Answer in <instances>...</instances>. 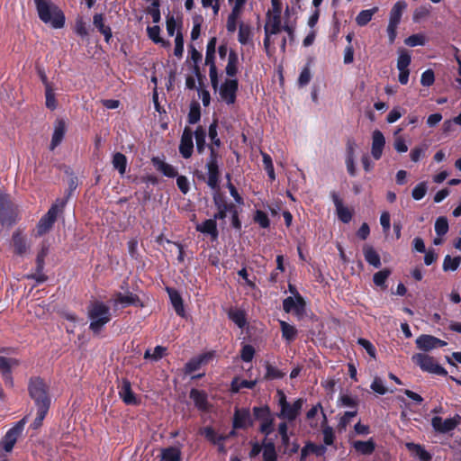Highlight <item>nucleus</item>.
Wrapping results in <instances>:
<instances>
[{"instance_id": "1", "label": "nucleus", "mask_w": 461, "mask_h": 461, "mask_svg": "<svg viewBox=\"0 0 461 461\" xmlns=\"http://www.w3.org/2000/svg\"><path fill=\"white\" fill-rule=\"evenodd\" d=\"M29 393L34 401L37 415L32 423L33 429L41 426L50 406V398L47 392L46 384L40 378H32L29 384Z\"/></svg>"}, {"instance_id": "2", "label": "nucleus", "mask_w": 461, "mask_h": 461, "mask_svg": "<svg viewBox=\"0 0 461 461\" xmlns=\"http://www.w3.org/2000/svg\"><path fill=\"white\" fill-rule=\"evenodd\" d=\"M89 329L94 334H99L112 320L110 307L102 301L92 302L87 308Z\"/></svg>"}, {"instance_id": "3", "label": "nucleus", "mask_w": 461, "mask_h": 461, "mask_svg": "<svg viewBox=\"0 0 461 461\" xmlns=\"http://www.w3.org/2000/svg\"><path fill=\"white\" fill-rule=\"evenodd\" d=\"M40 19L55 29L62 28L65 16L62 11L49 0H34Z\"/></svg>"}, {"instance_id": "4", "label": "nucleus", "mask_w": 461, "mask_h": 461, "mask_svg": "<svg viewBox=\"0 0 461 461\" xmlns=\"http://www.w3.org/2000/svg\"><path fill=\"white\" fill-rule=\"evenodd\" d=\"M284 24H282L281 16L267 15L264 25V49L268 57L274 55L276 51L274 36L281 32Z\"/></svg>"}, {"instance_id": "5", "label": "nucleus", "mask_w": 461, "mask_h": 461, "mask_svg": "<svg viewBox=\"0 0 461 461\" xmlns=\"http://www.w3.org/2000/svg\"><path fill=\"white\" fill-rule=\"evenodd\" d=\"M277 396L280 411L276 414V416L279 419L285 420L289 422L295 420L301 413L304 400L303 398H298L293 403H290L287 402L284 392L280 390L277 391Z\"/></svg>"}, {"instance_id": "6", "label": "nucleus", "mask_w": 461, "mask_h": 461, "mask_svg": "<svg viewBox=\"0 0 461 461\" xmlns=\"http://www.w3.org/2000/svg\"><path fill=\"white\" fill-rule=\"evenodd\" d=\"M64 206L65 201L63 200H57V202L50 206L47 213L44 214L38 222L37 234L39 236L45 234L51 229L58 214L62 211Z\"/></svg>"}, {"instance_id": "7", "label": "nucleus", "mask_w": 461, "mask_h": 461, "mask_svg": "<svg viewBox=\"0 0 461 461\" xmlns=\"http://www.w3.org/2000/svg\"><path fill=\"white\" fill-rule=\"evenodd\" d=\"M25 419H23L16 422L14 427L8 429L2 441L0 442V458L13 450L18 438L23 431Z\"/></svg>"}, {"instance_id": "8", "label": "nucleus", "mask_w": 461, "mask_h": 461, "mask_svg": "<svg viewBox=\"0 0 461 461\" xmlns=\"http://www.w3.org/2000/svg\"><path fill=\"white\" fill-rule=\"evenodd\" d=\"M253 414L259 421V431L268 437L274 431L275 417L268 406H256L253 408Z\"/></svg>"}, {"instance_id": "9", "label": "nucleus", "mask_w": 461, "mask_h": 461, "mask_svg": "<svg viewBox=\"0 0 461 461\" xmlns=\"http://www.w3.org/2000/svg\"><path fill=\"white\" fill-rule=\"evenodd\" d=\"M411 360L420 368L429 374L438 375H447V370L437 363V361L430 356L423 353H416L412 356Z\"/></svg>"}, {"instance_id": "10", "label": "nucleus", "mask_w": 461, "mask_h": 461, "mask_svg": "<svg viewBox=\"0 0 461 461\" xmlns=\"http://www.w3.org/2000/svg\"><path fill=\"white\" fill-rule=\"evenodd\" d=\"M17 212L13 207L8 195L0 193V222L3 225L11 226L16 221Z\"/></svg>"}, {"instance_id": "11", "label": "nucleus", "mask_w": 461, "mask_h": 461, "mask_svg": "<svg viewBox=\"0 0 461 461\" xmlns=\"http://www.w3.org/2000/svg\"><path fill=\"white\" fill-rule=\"evenodd\" d=\"M461 422V416L456 414L451 418L443 420L439 416H435L431 419V426L436 432L438 433H448L454 430Z\"/></svg>"}, {"instance_id": "12", "label": "nucleus", "mask_w": 461, "mask_h": 461, "mask_svg": "<svg viewBox=\"0 0 461 461\" xmlns=\"http://www.w3.org/2000/svg\"><path fill=\"white\" fill-rule=\"evenodd\" d=\"M110 303L114 310L126 308L130 305H141L139 296L129 291L126 293H115L111 298Z\"/></svg>"}, {"instance_id": "13", "label": "nucleus", "mask_w": 461, "mask_h": 461, "mask_svg": "<svg viewBox=\"0 0 461 461\" xmlns=\"http://www.w3.org/2000/svg\"><path fill=\"white\" fill-rule=\"evenodd\" d=\"M211 149V156L206 164L207 167V185L212 189H216L219 185V169L216 160V152L212 147Z\"/></svg>"}, {"instance_id": "14", "label": "nucleus", "mask_w": 461, "mask_h": 461, "mask_svg": "<svg viewBox=\"0 0 461 461\" xmlns=\"http://www.w3.org/2000/svg\"><path fill=\"white\" fill-rule=\"evenodd\" d=\"M238 91V81L236 79H226L221 86L219 94L221 99L227 104H234Z\"/></svg>"}, {"instance_id": "15", "label": "nucleus", "mask_w": 461, "mask_h": 461, "mask_svg": "<svg viewBox=\"0 0 461 461\" xmlns=\"http://www.w3.org/2000/svg\"><path fill=\"white\" fill-rule=\"evenodd\" d=\"M416 346L423 351H430L437 348H442L447 345V342L441 340L432 335L422 334L416 339Z\"/></svg>"}, {"instance_id": "16", "label": "nucleus", "mask_w": 461, "mask_h": 461, "mask_svg": "<svg viewBox=\"0 0 461 461\" xmlns=\"http://www.w3.org/2000/svg\"><path fill=\"white\" fill-rule=\"evenodd\" d=\"M19 365L16 358H7L0 357V372L2 373L6 386L13 387L14 380L12 376V369Z\"/></svg>"}, {"instance_id": "17", "label": "nucleus", "mask_w": 461, "mask_h": 461, "mask_svg": "<svg viewBox=\"0 0 461 461\" xmlns=\"http://www.w3.org/2000/svg\"><path fill=\"white\" fill-rule=\"evenodd\" d=\"M283 307L285 312H294L295 315L301 316L305 310V302L300 294L294 297L289 296L284 300Z\"/></svg>"}, {"instance_id": "18", "label": "nucleus", "mask_w": 461, "mask_h": 461, "mask_svg": "<svg viewBox=\"0 0 461 461\" xmlns=\"http://www.w3.org/2000/svg\"><path fill=\"white\" fill-rule=\"evenodd\" d=\"M253 420L249 409H236L233 416V429H247L252 426Z\"/></svg>"}, {"instance_id": "19", "label": "nucleus", "mask_w": 461, "mask_h": 461, "mask_svg": "<svg viewBox=\"0 0 461 461\" xmlns=\"http://www.w3.org/2000/svg\"><path fill=\"white\" fill-rule=\"evenodd\" d=\"M193 135L194 134L189 128H185L183 131L179 145V152L185 158H189L192 156L194 149Z\"/></svg>"}, {"instance_id": "20", "label": "nucleus", "mask_w": 461, "mask_h": 461, "mask_svg": "<svg viewBox=\"0 0 461 461\" xmlns=\"http://www.w3.org/2000/svg\"><path fill=\"white\" fill-rule=\"evenodd\" d=\"M330 197L336 207L338 218L344 223H348L352 219V213L350 210L344 206L342 200L336 192L330 193Z\"/></svg>"}, {"instance_id": "21", "label": "nucleus", "mask_w": 461, "mask_h": 461, "mask_svg": "<svg viewBox=\"0 0 461 461\" xmlns=\"http://www.w3.org/2000/svg\"><path fill=\"white\" fill-rule=\"evenodd\" d=\"M384 146L385 138L382 131L379 130L374 131L372 133L371 155L375 159L381 158Z\"/></svg>"}, {"instance_id": "22", "label": "nucleus", "mask_w": 461, "mask_h": 461, "mask_svg": "<svg viewBox=\"0 0 461 461\" xmlns=\"http://www.w3.org/2000/svg\"><path fill=\"white\" fill-rule=\"evenodd\" d=\"M119 395L124 403L130 405H136L138 399L131 390V382L128 379H122L118 386Z\"/></svg>"}, {"instance_id": "23", "label": "nucleus", "mask_w": 461, "mask_h": 461, "mask_svg": "<svg viewBox=\"0 0 461 461\" xmlns=\"http://www.w3.org/2000/svg\"><path fill=\"white\" fill-rule=\"evenodd\" d=\"M66 133V123L63 120H59L55 122L54 131L52 134L50 149H55L63 140Z\"/></svg>"}, {"instance_id": "24", "label": "nucleus", "mask_w": 461, "mask_h": 461, "mask_svg": "<svg viewBox=\"0 0 461 461\" xmlns=\"http://www.w3.org/2000/svg\"><path fill=\"white\" fill-rule=\"evenodd\" d=\"M190 398L194 402L195 407L200 411H206L209 408L207 393L204 391L192 389L190 391Z\"/></svg>"}, {"instance_id": "25", "label": "nucleus", "mask_w": 461, "mask_h": 461, "mask_svg": "<svg viewBox=\"0 0 461 461\" xmlns=\"http://www.w3.org/2000/svg\"><path fill=\"white\" fill-rule=\"evenodd\" d=\"M196 230L201 233L210 235L212 240H215L219 235L215 219H209L200 224H197Z\"/></svg>"}, {"instance_id": "26", "label": "nucleus", "mask_w": 461, "mask_h": 461, "mask_svg": "<svg viewBox=\"0 0 461 461\" xmlns=\"http://www.w3.org/2000/svg\"><path fill=\"white\" fill-rule=\"evenodd\" d=\"M405 447L412 456H416L420 461H431V455L423 446L413 442H407L405 443Z\"/></svg>"}, {"instance_id": "27", "label": "nucleus", "mask_w": 461, "mask_h": 461, "mask_svg": "<svg viewBox=\"0 0 461 461\" xmlns=\"http://www.w3.org/2000/svg\"><path fill=\"white\" fill-rule=\"evenodd\" d=\"M12 240L14 252L18 256L25 255L30 249V245L27 244L25 238L19 231L14 232Z\"/></svg>"}, {"instance_id": "28", "label": "nucleus", "mask_w": 461, "mask_h": 461, "mask_svg": "<svg viewBox=\"0 0 461 461\" xmlns=\"http://www.w3.org/2000/svg\"><path fill=\"white\" fill-rule=\"evenodd\" d=\"M167 291L176 314L180 317H185V312L180 294L176 290L171 288H167Z\"/></svg>"}, {"instance_id": "29", "label": "nucleus", "mask_w": 461, "mask_h": 461, "mask_svg": "<svg viewBox=\"0 0 461 461\" xmlns=\"http://www.w3.org/2000/svg\"><path fill=\"white\" fill-rule=\"evenodd\" d=\"M214 203L218 210L213 217L215 220H223L226 218L228 212H232L235 210V206L233 204L226 203L219 197H214Z\"/></svg>"}, {"instance_id": "30", "label": "nucleus", "mask_w": 461, "mask_h": 461, "mask_svg": "<svg viewBox=\"0 0 461 461\" xmlns=\"http://www.w3.org/2000/svg\"><path fill=\"white\" fill-rule=\"evenodd\" d=\"M253 29L249 23H241L239 26L238 41L241 45H248L252 42Z\"/></svg>"}, {"instance_id": "31", "label": "nucleus", "mask_w": 461, "mask_h": 461, "mask_svg": "<svg viewBox=\"0 0 461 461\" xmlns=\"http://www.w3.org/2000/svg\"><path fill=\"white\" fill-rule=\"evenodd\" d=\"M93 23L95 27L104 36L106 42H109L112 38V30L109 26L104 24V18L102 14H95L93 17Z\"/></svg>"}, {"instance_id": "32", "label": "nucleus", "mask_w": 461, "mask_h": 461, "mask_svg": "<svg viewBox=\"0 0 461 461\" xmlns=\"http://www.w3.org/2000/svg\"><path fill=\"white\" fill-rule=\"evenodd\" d=\"M152 163H153L154 167L159 172H161L164 176H166L167 177L176 176L177 171L176 170V168L172 165L166 163L159 158H153Z\"/></svg>"}, {"instance_id": "33", "label": "nucleus", "mask_w": 461, "mask_h": 461, "mask_svg": "<svg viewBox=\"0 0 461 461\" xmlns=\"http://www.w3.org/2000/svg\"><path fill=\"white\" fill-rule=\"evenodd\" d=\"M363 253L366 261L369 265L376 268L381 267L380 256L372 246L366 244L363 248Z\"/></svg>"}, {"instance_id": "34", "label": "nucleus", "mask_w": 461, "mask_h": 461, "mask_svg": "<svg viewBox=\"0 0 461 461\" xmlns=\"http://www.w3.org/2000/svg\"><path fill=\"white\" fill-rule=\"evenodd\" d=\"M407 4L404 1L396 2L390 12L389 23L399 25L401 23L403 11L406 9Z\"/></svg>"}, {"instance_id": "35", "label": "nucleus", "mask_w": 461, "mask_h": 461, "mask_svg": "<svg viewBox=\"0 0 461 461\" xmlns=\"http://www.w3.org/2000/svg\"><path fill=\"white\" fill-rule=\"evenodd\" d=\"M211 357V353H205L197 357L192 358L185 364V372L188 374L194 373L198 370L203 364L208 362Z\"/></svg>"}, {"instance_id": "36", "label": "nucleus", "mask_w": 461, "mask_h": 461, "mask_svg": "<svg viewBox=\"0 0 461 461\" xmlns=\"http://www.w3.org/2000/svg\"><path fill=\"white\" fill-rule=\"evenodd\" d=\"M354 449L362 454V455H371L375 448V444L372 438L362 441V440H357L354 441L352 444Z\"/></svg>"}, {"instance_id": "37", "label": "nucleus", "mask_w": 461, "mask_h": 461, "mask_svg": "<svg viewBox=\"0 0 461 461\" xmlns=\"http://www.w3.org/2000/svg\"><path fill=\"white\" fill-rule=\"evenodd\" d=\"M263 461H277L275 444L271 440H263Z\"/></svg>"}, {"instance_id": "38", "label": "nucleus", "mask_w": 461, "mask_h": 461, "mask_svg": "<svg viewBox=\"0 0 461 461\" xmlns=\"http://www.w3.org/2000/svg\"><path fill=\"white\" fill-rule=\"evenodd\" d=\"M282 337L288 342H292L297 336V330L294 325L287 323L285 321H279Z\"/></svg>"}, {"instance_id": "39", "label": "nucleus", "mask_w": 461, "mask_h": 461, "mask_svg": "<svg viewBox=\"0 0 461 461\" xmlns=\"http://www.w3.org/2000/svg\"><path fill=\"white\" fill-rule=\"evenodd\" d=\"M147 33H148V36L149 38L154 42V43H157V44H161L162 47H169L170 46V43L169 41H164L161 37H160V28L158 25H154V26H148L147 27Z\"/></svg>"}, {"instance_id": "40", "label": "nucleus", "mask_w": 461, "mask_h": 461, "mask_svg": "<svg viewBox=\"0 0 461 461\" xmlns=\"http://www.w3.org/2000/svg\"><path fill=\"white\" fill-rule=\"evenodd\" d=\"M378 12V7H373L361 11L356 17V23L359 26L366 25L373 18L374 14Z\"/></svg>"}, {"instance_id": "41", "label": "nucleus", "mask_w": 461, "mask_h": 461, "mask_svg": "<svg viewBox=\"0 0 461 461\" xmlns=\"http://www.w3.org/2000/svg\"><path fill=\"white\" fill-rule=\"evenodd\" d=\"M239 57L235 51H230L228 57V63L225 68L229 77H234L238 72Z\"/></svg>"}, {"instance_id": "42", "label": "nucleus", "mask_w": 461, "mask_h": 461, "mask_svg": "<svg viewBox=\"0 0 461 461\" xmlns=\"http://www.w3.org/2000/svg\"><path fill=\"white\" fill-rule=\"evenodd\" d=\"M112 163L113 167L118 170L121 176L125 174L127 167V158L122 153L116 152L113 157Z\"/></svg>"}, {"instance_id": "43", "label": "nucleus", "mask_w": 461, "mask_h": 461, "mask_svg": "<svg viewBox=\"0 0 461 461\" xmlns=\"http://www.w3.org/2000/svg\"><path fill=\"white\" fill-rule=\"evenodd\" d=\"M229 318L239 327L244 328L247 321L245 312L239 309H232L229 312Z\"/></svg>"}, {"instance_id": "44", "label": "nucleus", "mask_w": 461, "mask_h": 461, "mask_svg": "<svg viewBox=\"0 0 461 461\" xmlns=\"http://www.w3.org/2000/svg\"><path fill=\"white\" fill-rule=\"evenodd\" d=\"M203 435L205 437L207 440L215 445L220 441H225L227 439V436H223L218 434L212 428L206 427L203 429Z\"/></svg>"}, {"instance_id": "45", "label": "nucleus", "mask_w": 461, "mask_h": 461, "mask_svg": "<svg viewBox=\"0 0 461 461\" xmlns=\"http://www.w3.org/2000/svg\"><path fill=\"white\" fill-rule=\"evenodd\" d=\"M461 264V258L460 257H450L449 255H447L443 261V270L445 272L447 271H456Z\"/></svg>"}, {"instance_id": "46", "label": "nucleus", "mask_w": 461, "mask_h": 461, "mask_svg": "<svg viewBox=\"0 0 461 461\" xmlns=\"http://www.w3.org/2000/svg\"><path fill=\"white\" fill-rule=\"evenodd\" d=\"M196 149L199 153L203 152L205 148L206 131L199 126L194 131Z\"/></svg>"}, {"instance_id": "47", "label": "nucleus", "mask_w": 461, "mask_h": 461, "mask_svg": "<svg viewBox=\"0 0 461 461\" xmlns=\"http://www.w3.org/2000/svg\"><path fill=\"white\" fill-rule=\"evenodd\" d=\"M161 458L164 461H180V450L176 447H167L161 451Z\"/></svg>"}, {"instance_id": "48", "label": "nucleus", "mask_w": 461, "mask_h": 461, "mask_svg": "<svg viewBox=\"0 0 461 461\" xmlns=\"http://www.w3.org/2000/svg\"><path fill=\"white\" fill-rule=\"evenodd\" d=\"M411 61V57L410 53L406 50L399 51V56L397 59V68L398 70H409L408 67L410 66Z\"/></svg>"}, {"instance_id": "49", "label": "nucleus", "mask_w": 461, "mask_h": 461, "mask_svg": "<svg viewBox=\"0 0 461 461\" xmlns=\"http://www.w3.org/2000/svg\"><path fill=\"white\" fill-rule=\"evenodd\" d=\"M166 350V348L162 346H157L152 351L150 349H147L144 354V358L151 359L152 361H158L163 357Z\"/></svg>"}, {"instance_id": "50", "label": "nucleus", "mask_w": 461, "mask_h": 461, "mask_svg": "<svg viewBox=\"0 0 461 461\" xmlns=\"http://www.w3.org/2000/svg\"><path fill=\"white\" fill-rule=\"evenodd\" d=\"M240 14V12L231 9V12L228 16L226 23V29L228 32L232 33L237 30V23Z\"/></svg>"}, {"instance_id": "51", "label": "nucleus", "mask_w": 461, "mask_h": 461, "mask_svg": "<svg viewBox=\"0 0 461 461\" xmlns=\"http://www.w3.org/2000/svg\"><path fill=\"white\" fill-rule=\"evenodd\" d=\"M390 275L391 271L387 268L378 271L374 275L373 282L376 286L384 288L385 282Z\"/></svg>"}, {"instance_id": "52", "label": "nucleus", "mask_w": 461, "mask_h": 461, "mask_svg": "<svg viewBox=\"0 0 461 461\" xmlns=\"http://www.w3.org/2000/svg\"><path fill=\"white\" fill-rule=\"evenodd\" d=\"M404 42L410 47L424 46L426 43V37L421 33H416L406 38Z\"/></svg>"}, {"instance_id": "53", "label": "nucleus", "mask_w": 461, "mask_h": 461, "mask_svg": "<svg viewBox=\"0 0 461 461\" xmlns=\"http://www.w3.org/2000/svg\"><path fill=\"white\" fill-rule=\"evenodd\" d=\"M261 154H262V158H263L262 160H263L264 168L267 171L268 177L271 180H275L276 174H275L274 165H273L271 157L268 154L264 153V152H262Z\"/></svg>"}, {"instance_id": "54", "label": "nucleus", "mask_w": 461, "mask_h": 461, "mask_svg": "<svg viewBox=\"0 0 461 461\" xmlns=\"http://www.w3.org/2000/svg\"><path fill=\"white\" fill-rule=\"evenodd\" d=\"M435 231L438 236H443L448 231V221L446 217H438L435 221Z\"/></svg>"}, {"instance_id": "55", "label": "nucleus", "mask_w": 461, "mask_h": 461, "mask_svg": "<svg viewBox=\"0 0 461 461\" xmlns=\"http://www.w3.org/2000/svg\"><path fill=\"white\" fill-rule=\"evenodd\" d=\"M428 186L426 182H420L414 186L411 192V196L414 200H421L427 194Z\"/></svg>"}, {"instance_id": "56", "label": "nucleus", "mask_w": 461, "mask_h": 461, "mask_svg": "<svg viewBox=\"0 0 461 461\" xmlns=\"http://www.w3.org/2000/svg\"><path fill=\"white\" fill-rule=\"evenodd\" d=\"M75 32L82 38H86L89 34L87 23L82 17H78L76 20Z\"/></svg>"}, {"instance_id": "57", "label": "nucleus", "mask_w": 461, "mask_h": 461, "mask_svg": "<svg viewBox=\"0 0 461 461\" xmlns=\"http://www.w3.org/2000/svg\"><path fill=\"white\" fill-rule=\"evenodd\" d=\"M205 64L207 66H209V77H210L212 86L214 89H217L218 85H219V79H218L217 68L214 63V60L205 61Z\"/></svg>"}, {"instance_id": "58", "label": "nucleus", "mask_w": 461, "mask_h": 461, "mask_svg": "<svg viewBox=\"0 0 461 461\" xmlns=\"http://www.w3.org/2000/svg\"><path fill=\"white\" fill-rule=\"evenodd\" d=\"M184 53V38L181 32L176 33L174 55L180 59Z\"/></svg>"}, {"instance_id": "59", "label": "nucleus", "mask_w": 461, "mask_h": 461, "mask_svg": "<svg viewBox=\"0 0 461 461\" xmlns=\"http://www.w3.org/2000/svg\"><path fill=\"white\" fill-rule=\"evenodd\" d=\"M256 384L255 381L234 379L231 383L233 392H239L242 388L252 389Z\"/></svg>"}, {"instance_id": "60", "label": "nucleus", "mask_w": 461, "mask_h": 461, "mask_svg": "<svg viewBox=\"0 0 461 461\" xmlns=\"http://www.w3.org/2000/svg\"><path fill=\"white\" fill-rule=\"evenodd\" d=\"M357 411H346L339 419L338 428L339 430H345L347 426L351 422L352 419L357 416Z\"/></svg>"}, {"instance_id": "61", "label": "nucleus", "mask_w": 461, "mask_h": 461, "mask_svg": "<svg viewBox=\"0 0 461 461\" xmlns=\"http://www.w3.org/2000/svg\"><path fill=\"white\" fill-rule=\"evenodd\" d=\"M312 78V73L310 69V64L308 63L301 71L298 77V85L303 87L309 84Z\"/></svg>"}, {"instance_id": "62", "label": "nucleus", "mask_w": 461, "mask_h": 461, "mask_svg": "<svg viewBox=\"0 0 461 461\" xmlns=\"http://www.w3.org/2000/svg\"><path fill=\"white\" fill-rule=\"evenodd\" d=\"M278 434L281 438V442L284 446L287 447L290 441L288 435V424L286 421L280 422L277 428Z\"/></svg>"}, {"instance_id": "63", "label": "nucleus", "mask_w": 461, "mask_h": 461, "mask_svg": "<svg viewBox=\"0 0 461 461\" xmlns=\"http://www.w3.org/2000/svg\"><path fill=\"white\" fill-rule=\"evenodd\" d=\"M45 98H46V106L49 109L54 110L57 108V101H56L53 86L45 88Z\"/></svg>"}, {"instance_id": "64", "label": "nucleus", "mask_w": 461, "mask_h": 461, "mask_svg": "<svg viewBox=\"0 0 461 461\" xmlns=\"http://www.w3.org/2000/svg\"><path fill=\"white\" fill-rule=\"evenodd\" d=\"M370 388L376 393L380 395H384L386 393L387 390L384 385V382L382 378L376 376L374 378Z\"/></svg>"}]
</instances>
